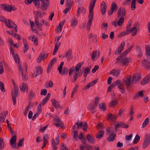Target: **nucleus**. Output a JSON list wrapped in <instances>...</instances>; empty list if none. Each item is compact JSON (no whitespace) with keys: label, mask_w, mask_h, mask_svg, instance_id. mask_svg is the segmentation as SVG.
Wrapping results in <instances>:
<instances>
[{"label":"nucleus","mask_w":150,"mask_h":150,"mask_svg":"<svg viewBox=\"0 0 150 150\" xmlns=\"http://www.w3.org/2000/svg\"><path fill=\"white\" fill-rule=\"evenodd\" d=\"M137 25H134L132 28H130L129 30H127L122 32L118 35V37H122L127 35H128L130 32H132L131 35L132 36H135L137 33Z\"/></svg>","instance_id":"obj_1"},{"label":"nucleus","mask_w":150,"mask_h":150,"mask_svg":"<svg viewBox=\"0 0 150 150\" xmlns=\"http://www.w3.org/2000/svg\"><path fill=\"white\" fill-rule=\"evenodd\" d=\"M25 69H22L21 65L19 64V70L21 73V76L23 80L26 81L28 80V76L26 75L27 73V64H25Z\"/></svg>","instance_id":"obj_2"},{"label":"nucleus","mask_w":150,"mask_h":150,"mask_svg":"<svg viewBox=\"0 0 150 150\" xmlns=\"http://www.w3.org/2000/svg\"><path fill=\"white\" fill-rule=\"evenodd\" d=\"M95 4V1H91L90 4L89 6V13L88 16L89 20L93 21V9L94 7Z\"/></svg>","instance_id":"obj_3"},{"label":"nucleus","mask_w":150,"mask_h":150,"mask_svg":"<svg viewBox=\"0 0 150 150\" xmlns=\"http://www.w3.org/2000/svg\"><path fill=\"white\" fill-rule=\"evenodd\" d=\"M75 124H76L77 125V128L79 129L81 128L83 129L84 131H86L87 130V123H85L84 125H83V123L82 122H81L78 120L75 123Z\"/></svg>","instance_id":"obj_4"},{"label":"nucleus","mask_w":150,"mask_h":150,"mask_svg":"<svg viewBox=\"0 0 150 150\" xmlns=\"http://www.w3.org/2000/svg\"><path fill=\"white\" fill-rule=\"evenodd\" d=\"M150 143V134H146L145 136V139L142 145L143 148L145 149L149 144Z\"/></svg>","instance_id":"obj_5"},{"label":"nucleus","mask_w":150,"mask_h":150,"mask_svg":"<svg viewBox=\"0 0 150 150\" xmlns=\"http://www.w3.org/2000/svg\"><path fill=\"white\" fill-rule=\"evenodd\" d=\"M0 21L4 22L6 26H7L8 28H10L13 27L11 24L12 23H13V22L11 20L9 19L7 21L4 17L0 16Z\"/></svg>","instance_id":"obj_6"},{"label":"nucleus","mask_w":150,"mask_h":150,"mask_svg":"<svg viewBox=\"0 0 150 150\" xmlns=\"http://www.w3.org/2000/svg\"><path fill=\"white\" fill-rule=\"evenodd\" d=\"M126 14L125 9L123 7H120L119 8L117 12V18H123L126 15Z\"/></svg>","instance_id":"obj_7"},{"label":"nucleus","mask_w":150,"mask_h":150,"mask_svg":"<svg viewBox=\"0 0 150 150\" xmlns=\"http://www.w3.org/2000/svg\"><path fill=\"white\" fill-rule=\"evenodd\" d=\"M42 73V70L40 66L36 67L35 69L33 76V77H36L38 76L41 74Z\"/></svg>","instance_id":"obj_8"},{"label":"nucleus","mask_w":150,"mask_h":150,"mask_svg":"<svg viewBox=\"0 0 150 150\" xmlns=\"http://www.w3.org/2000/svg\"><path fill=\"white\" fill-rule=\"evenodd\" d=\"M115 129L116 130H117V129L120 127L126 129H127L129 127V126L127 124L121 122H117L116 124H115Z\"/></svg>","instance_id":"obj_9"},{"label":"nucleus","mask_w":150,"mask_h":150,"mask_svg":"<svg viewBox=\"0 0 150 150\" xmlns=\"http://www.w3.org/2000/svg\"><path fill=\"white\" fill-rule=\"evenodd\" d=\"M141 75L139 74H135L133 76L131 83L132 84H135L141 79Z\"/></svg>","instance_id":"obj_10"},{"label":"nucleus","mask_w":150,"mask_h":150,"mask_svg":"<svg viewBox=\"0 0 150 150\" xmlns=\"http://www.w3.org/2000/svg\"><path fill=\"white\" fill-rule=\"evenodd\" d=\"M42 1L41 6V9L42 10L45 11L48 8V5L49 4V0H42Z\"/></svg>","instance_id":"obj_11"},{"label":"nucleus","mask_w":150,"mask_h":150,"mask_svg":"<svg viewBox=\"0 0 150 150\" xmlns=\"http://www.w3.org/2000/svg\"><path fill=\"white\" fill-rule=\"evenodd\" d=\"M125 43L124 42H122L120 44L118 48L115 51V54L119 55L123 50Z\"/></svg>","instance_id":"obj_12"},{"label":"nucleus","mask_w":150,"mask_h":150,"mask_svg":"<svg viewBox=\"0 0 150 150\" xmlns=\"http://www.w3.org/2000/svg\"><path fill=\"white\" fill-rule=\"evenodd\" d=\"M100 55V52L99 50L93 51L91 55V59L94 61L96 60L95 58H98Z\"/></svg>","instance_id":"obj_13"},{"label":"nucleus","mask_w":150,"mask_h":150,"mask_svg":"<svg viewBox=\"0 0 150 150\" xmlns=\"http://www.w3.org/2000/svg\"><path fill=\"white\" fill-rule=\"evenodd\" d=\"M106 4L105 2L102 1L100 5V11L103 15L105 14L106 11Z\"/></svg>","instance_id":"obj_14"},{"label":"nucleus","mask_w":150,"mask_h":150,"mask_svg":"<svg viewBox=\"0 0 150 150\" xmlns=\"http://www.w3.org/2000/svg\"><path fill=\"white\" fill-rule=\"evenodd\" d=\"M16 141V136H13L11 139L10 140V144L12 148L13 149L15 148L16 147L15 145Z\"/></svg>","instance_id":"obj_15"},{"label":"nucleus","mask_w":150,"mask_h":150,"mask_svg":"<svg viewBox=\"0 0 150 150\" xmlns=\"http://www.w3.org/2000/svg\"><path fill=\"white\" fill-rule=\"evenodd\" d=\"M56 61L57 59L56 58H54L50 61L49 64L48 65V68L47 69V73H49L50 72L54 63Z\"/></svg>","instance_id":"obj_16"},{"label":"nucleus","mask_w":150,"mask_h":150,"mask_svg":"<svg viewBox=\"0 0 150 150\" xmlns=\"http://www.w3.org/2000/svg\"><path fill=\"white\" fill-rule=\"evenodd\" d=\"M132 76L130 75H128L126 77L124 78L123 81L125 82L126 86L128 87L131 82V79Z\"/></svg>","instance_id":"obj_17"},{"label":"nucleus","mask_w":150,"mask_h":150,"mask_svg":"<svg viewBox=\"0 0 150 150\" xmlns=\"http://www.w3.org/2000/svg\"><path fill=\"white\" fill-rule=\"evenodd\" d=\"M130 60L129 58H128L126 57H123L122 59V64L124 66H127L128 65V64Z\"/></svg>","instance_id":"obj_18"},{"label":"nucleus","mask_w":150,"mask_h":150,"mask_svg":"<svg viewBox=\"0 0 150 150\" xmlns=\"http://www.w3.org/2000/svg\"><path fill=\"white\" fill-rule=\"evenodd\" d=\"M20 90L21 91L25 92H28V86L26 83H23L22 85L20 87Z\"/></svg>","instance_id":"obj_19"},{"label":"nucleus","mask_w":150,"mask_h":150,"mask_svg":"<svg viewBox=\"0 0 150 150\" xmlns=\"http://www.w3.org/2000/svg\"><path fill=\"white\" fill-rule=\"evenodd\" d=\"M8 114V111L3 112L0 114V122L4 121L6 116Z\"/></svg>","instance_id":"obj_20"},{"label":"nucleus","mask_w":150,"mask_h":150,"mask_svg":"<svg viewBox=\"0 0 150 150\" xmlns=\"http://www.w3.org/2000/svg\"><path fill=\"white\" fill-rule=\"evenodd\" d=\"M52 102V105L56 108H61V107L59 104V102L57 101L55 99H52L51 100Z\"/></svg>","instance_id":"obj_21"},{"label":"nucleus","mask_w":150,"mask_h":150,"mask_svg":"<svg viewBox=\"0 0 150 150\" xmlns=\"http://www.w3.org/2000/svg\"><path fill=\"white\" fill-rule=\"evenodd\" d=\"M65 57H67V59L69 61L72 59V50L71 49H68L67 52L65 53Z\"/></svg>","instance_id":"obj_22"},{"label":"nucleus","mask_w":150,"mask_h":150,"mask_svg":"<svg viewBox=\"0 0 150 150\" xmlns=\"http://www.w3.org/2000/svg\"><path fill=\"white\" fill-rule=\"evenodd\" d=\"M12 96L13 100V104L15 105L16 103V98L17 97L18 94V92H14L13 91H12Z\"/></svg>","instance_id":"obj_23"},{"label":"nucleus","mask_w":150,"mask_h":150,"mask_svg":"<svg viewBox=\"0 0 150 150\" xmlns=\"http://www.w3.org/2000/svg\"><path fill=\"white\" fill-rule=\"evenodd\" d=\"M104 134V131L103 130H100L97 132L96 136V138L98 139H100L103 137Z\"/></svg>","instance_id":"obj_24"},{"label":"nucleus","mask_w":150,"mask_h":150,"mask_svg":"<svg viewBox=\"0 0 150 150\" xmlns=\"http://www.w3.org/2000/svg\"><path fill=\"white\" fill-rule=\"evenodd\" d=\"M23 42L24 44L23 47V52L25 53L27 52L29 49V46L27 43L26 39H23Z\"/></svg>","instance_id":"obj_25"},{"label":"nucleus","mask_w":150,"mask_h":150,"mask_svg":"<svg viewBox=\"0 0 150 150\" xmlns=\"http://www.w3.org/2000/svg\"><path fill=\"white\" fill-rule=\"evenodd\" d=\"M120 71L121 70L120 69L119 70L112 69L110 72V74H112L114 76H117L119 75Z\"/></svg>","instance_id":"obj_26"},{"label":"nucleus","mask_w":150,"mask_h":150,"mask_svg":"<svg viewBox=\"0 0 150 150\" xmlns=\"http://www.w3.org/2000/svg\"><path fill=\"white\" fill-rule=\"evenodd\" d=\"M14 59L16 63L18 62V64L19 67V64L21 65V63L20 62V58L19 55L18 54H15L14 55L12 56Z\"/></svg>","instance_id":"obj_27"},{"label":"nucleus","mask_w":150,"mask_h":150,"mask_svg":"<svg viewBox=\"0 0 150 150\" xmlns=\"http://www.w3.org/2000/svg\"><path fill=\"white\" fill-rule=\"evenodd\" d=\"M86 11V9L83 7H79L78 9L77 12V16L79 17L80 16V13L84 12L85 13Z\"/></svg>","instance_id":"obj_28"},{"label":"nucleus","mask_w":150,"mask_h":150,"mask_svg":"<svg viewBox=\"0 0 150 150\" xmlns=\"http://www.w3.org/2000/svg\"><path fill=\"white\" fill-rule=\"evenodd\" d=\"M64 25V23L63 22H60L59 23V26L56 29L55 31L57 33H61L62 30V28Z\"/></svg>","instance_id":"obj_29"},{"label":"nucleus","mask_w":150,"mask_h":150,"mask_svg":"<svg viewBox=\"0 0 150 150\" xmlns=\"http://www.w3.org/2000/svg\"><path fill=\"white\" fill-rule=\"evenodd\" d=\"M84 72L83 73V76L84 77V80H86V78L88 74L89 73L90 69L88 67H87L83 69Z\"/></svg>","instance_id":"obj_30"},{"label":"nucleus","mask_w":150,"mask_h":150,"mask_svg":"<svg viewBox=\"0 0 150 150\" xmlns=\"http://www.w3.org/2000/svg\"><path fill=\"white\" fill-rule=\"evenodd\" d=\"M86 138L88 142L89 143H93L95 141V139L94 137L90 134L86 135Z\"/></svg>","instance_id":"obj_31"},{"label":"nucleus","mask_w":150,"mask_h":150,"mask_svg":"<svg viewBox=\"0 0 150 150\" xmlns=\"http://www.w3.org/2000/svg\"><path fill=\"white\" fill-rule=\"evenodd\" d=\"M97 105L94 103H91L89 104L88 106V108L90 110H94L97 107Z\"/></svg>","instance_id":"obj_32"},{"label":"nucleus","mask_w":150,"mask_h":150,"mask_svg":"<svg viewBox=\"0 0 150 150\" xmlns=\"http://www.w3.org/2000/svg\"><path fill=\"white\" fill-rule=\"evenodd\" d=\"M78 21L75 17L72 18L71 23V25L72 27H74L77 24Z\"/></svg>","instance_id":"obj_33"},{"label":"nucleus","mask_w":150,"mask_h":150,"mask_svg":"<svg viewBox=\"0 0 150 150\" xmlns=\"http://www.w3.org/2000/svg\"><path fill=\"white\" fill-rule=\"evenodd\" d=\"M4 10L10 12L12 10H15L16 9H12V7L10 5H4Z\"/></svg>","instance_id":"obj_34"},{"label":"nucleus","mask_w":150,"mask_h":150,"mask_svg":"<svg viewBox=\"0 0 150 150\" xmlns=\"http://www.w3.org/2000/svg\"><path fill=\"white\" fill-rule=\"evenodd\" d=\"M115 136V134H114L113 133L111 134L107 138V139L108 141L109 142H112L114 140Z\"/></svg>","instance_id":"obj_35"},{"label":"nucleus","mask_w":150,"mask_h":150,"mask_svg":"<svg viewBox=\"0 0 150 150\" xmlns=\"http://www.w3.org/2000/svg\"><path fill=\"white\" fill-rule=\"evenodd\" d=\"M142 63L144 66H147L149 70L150 69V62L147 60L144 59L142 62Z\"/></svg>","instance_id":"obj_36"},{"label":"nucleus","mask_w":150,"mask_h":150,"mask_svg":"<svg viewBox=\"0 0 150 150\" xmlns=\"http://www.w3.org/2000/svg\"><path fill=\"white\" fill-rule=\"evenodd\" d=\"M45 56V55L43 53H41L37 59V62L38 63H40L41 60L44 59Z\"/></svg>","instance_id":"obj_37"},{"label":"nucleus","mask_w":150,"mask_h":150,"mask_svg":"<svg viewBox=\"0 0 150 150\" xmlns=\"http://www.w3.org/2000/svg\"><path fill=\"white\" fill-rule=\"evenodd\" d=\"M117 18L119 19L117 23V25L119 26H121L124 22V19L123 17H120Z\"/></svg>","instance_id":"obj_38"},{"label":"nucleus","mask_w":150,"mask_h":150,"mask_svg":"<svg viewBox=\"0 0 150 150\" xmlns=\"http://www.w3.org/2000/svg\"><path fill=\"white\" fill-rule=\"evenodd\" d=\"M12 82L13 83V87H14V92H18V86H17L16 84V83L14 80L13 79L12 80Z\"/></svg>","instance_id":"obj_39"},{"label":"nucleus","mask_w":150,"mask_h":150,"mask_svg":"<svg viewBox=\"0 0 150 150\" xmlns=\"http://www.w3.org/2000/svg\"><path fill=\"white\" fill-rule=\"evenodd\" d=\"M79 78L78 76V73L77 72H75L74 73L73 78L71 79V81L72 82H75L76 80Z\"/></svg>","instance_id":"obj_40"},{"label":"nucleus","mask_w":150,"mask_h":150,"mask_svg":"<svg viewBox=\"0 0 150 150\" xmlns=\"http://www.w3.org/2000/svg\"><path fill=\"white\" fill-rule=\"evenodd\" d=\"M115 83V86L117 85V86L118 88H119L122 86H124V84H122L121 83V80H118L116 81V82H114Z\"/></svg>","instance_id":"obj_41"},{"label":"nucleus","mask_w":150,"mask_h":150,"mask_svg":"<svg viewBox=\"0 0 150 150\" xmlns=\"http://www.w3.org/2000/svg\"><path fill=\"white\" fill-rule=\"evenodd\" d=\"M43 144H47L48 142L49 137L47 134H45L43 136Z\"/></svg>","instance_id":"obj_42"},{"label":"nucleus","mask_w":150,"mask_h":150,"mask_svg":"<svg viewBox=\"0 0 150 150\" xmlns=\"http://www.w3.org/2000/svg\"><path fill=\"white\" fill-rule=\"evenodd\" d=\"M149 119L148 118H146L144 120L142 126V128H144L146 126L149 122Z\"/></svg>","instance_id":"obj_43"},{"label":"nucleus","mask_w":150,"mask_h":150,"mask_svg":"<svg viewBox=\"0 0 150 150\" xmlns=\"http://www.w3.org/2000/svg\"><path fill=\"white\" fill-rule=\"evenodd\" d=\"M34 93L33 91H31L29 92L28 96L29 101H31L34 96Z\"/></svg>","instance_id":"obj_44"},{"label":"nucleus","mask_w":150,"mask_h":150,"mask_svg":"<svg viewBox=\"0 0 150 150\" xmlns=\"http://www.w3.org/2000/svg\"><path fill=\"white\" fill-rule=\"evenodd\" d=\"M100 108L101 110L104 111L106 110V106L105 103H102L99 105Z\"/></svg>","instance_id":"obj_45"},{"label":"nucleus","mask_w":150,"mask_h":150,"mask_svg":"<svg viewBox=\"0 0 150 150\" xmlns=\"http://www.w3.org/2000/svg\"><path fill=\"white\" fill-rule=\"evenodd\" d=\"M68 72V69L66 67L64 68L63 71L61 70V73L60 74L62 75H65L67 74Z\"/></svg>","instance_id":"obj_46"},{"label":"nucleus","mask_w":150,"mask_h":150,"mask_svg":"<svg viewBox=\"0 0 150 150\" xmlns=\"http://www.w3.org/2000/svg\"><path fill=\"white\" fill-rule=\"evenodd\" d=\"M51 142L53 150H56L57 148L56 146L57 145H56V142H55L54 139H52Z\"/></svg>","instance_id":"obj_47"},{"label":"nucleus","mask_w":150,"mask_h":150,"mask_svg":"<svg viewBox=\"0 0 150 150\" xmlns=\"http://www.w3.org/2000/svg\"><path fill=\"white\" fill-rule=\"evenodd\" d=\"M83 64V62L79 63L76 67V72H78L80 69Z\"/></svg>","instance_id":"obj_48"},{"label":"nucleus","mask_w":150,"mask_h":150,"mask_svg":"<svg viewBox=\"0 0 150 150\" xmlns=\"http://www.w3.org/2000/svg\"><path fill=\"white\" fill-rule=\"evenodd\" d=\"M4 144L3 139L0 138V150H2L4 148Z\"/></svg>","instance_id":"obj_49"},{"label":"nucleus","mask_w":150,"mask_h":150,"mask_svg":"<svg viewBox=\"0 0 150 150\" xmlns=\"http://www.w3.org/2000/svg\"><path fill=\"white\" fill-rule=\"evenodd\" d=\"M33 13L35 15L34 16H37V17L39 16L40 18H41L42 17L41 12L34 11Z\"/></svg>","instance_id":"obj_50"},{"label":"nucleus","mask_w":150,"mask_h":150,"mask_svg":"<svg viewBox=\"0 0 150 150\" xmlns=\"http://www.w3.org/2000/svg\"><path fill=\"white\" fill-rule=\"evenodd\" d=\"M24 140V139L23 138H22L19 139L18 144V147L17 148V149H18V148L20 146H23Z\"/></svg>","instance_id":"obj_51"},{"label":"nucleus","mask_w":150,"mask_h":150,"mask_svg":"<svg viewBox=\"0 0 150 150\" xmlns=\"http://www.w3.org/2000/svg\"><path fill=\"white\" fill-rule=\"evenodd\" d=\"M35 5V6L39 8L40 7V2L39 0H33V1Z\"/></svg>","instance_id":"obj_52"},{"label":"nucleus","mask_w":150,"mask_h":150,"mask_svg":"<svg viewBox=\"0 0 150 150\" xmlns=\"http://www.w3.org/2000/svg\"><path fill=\"white\" fill-rule=\"evenodd\" d=\"M140 137L139 135H137L135 136L133 142L134 144H136L139 140Z\"/></svg>","instance_id":"obj_53"},{"label":"nucleus","mask_w":150,"mask_h":150,"mask_svg":"<svg viewBox=\"0 0 150 150\" xmlns=\"http://www.w3.org/2000/svg\"><path fill=\"white\" fill-rule=\"evenodd\" d=\"M74 135V138L76 141L78 140V132L77 131H73Z\"/></svg>","instance_id":"obj_54"},{"label":"nucleus","mask_w":150,"mask_h":150,"mask_svg":"<svg viewBox=\"0 0 150 150\" xmlns=\"http://www.w3.org/2000/svg\"><path fill=\"white\" fill-rule=\"evenodd\" d=\"M93 21H91L90 20H89L88 21L87 24V26L86 28L87 30H89L92 24V23Z\"/></svg>","instance_id":"obj_55"},{"label":"nucleus","mask_w":150,"mask_h":150,"mask_svg":"<svg viewBox=\"0 0 150 150\" xmlns=\"http://www.w3.org/2000/svg\"><path fill=\"white\" fill-rule=\"evenodd\" d=\"M111 9L113 10L114 11L117 9V6L116 4L115 3H112V4Z\"/></svg>","instance_id":"obj_56"},{"label":"nucleus","mask_w":150,"mask_h":150,"mask_svg":"<svg viewBox=\"0 0 150 150\" xmlns=\"http://www.w3.org/2000/svg\"><path fill=\"white\" fill-rule=\"evenodd\" d=\"M136 2H134V1H132L131 2V8L132 10H134L136 8L135 6Z\"/></svg>","instance_id":"obj_57"},{"label":"nucleus","mask_w":150,"mask_h":150,"mask_svg":"<svg viewBox=\"0 0 150 150\" xmlns=\"http://www.w3.org/2000/svg\"><path fill=\"white\" fill-rule=\"evenodd\" d=\"M115 83L113 82L112 83L110 86H109L108 88V90H107L108 92H110L112 90V89L115 86Z\"/></svg>","instance_id":"obj_58"},{"label":"nucleus","mask_w":150,"mask_h":150,"mask_svg":"<svg viewBox=\"0 0 150 150\" xmlns=\"http://www.w3.org/2000/svg\"><path fill=\"white\" fill-rule=\"evenodd\" d=\"M0 88L2 92H5V90L4 88V84L1 81H0Z\"/></svg>","instance_id":"obj_59"},{"label":"nucleus","mask_w":150,"mask_h":150,"mask_svg":"<svg viewBox=\"0 0 150 150\" xmlns=\"http://www.w3.org/2000/svg\"><path fill=\"white\" fill-rule=\"evenodd\" d=\"M64 64V62H62L60 63L59 67L57 69V70L59 71V73H61V70H62V66Z\"/></svg>","instance_id":"obj_60"},{"label":"nucleus","mask_w":150,"mask_h":150,"mask_svg":"<svg viewBox=\"0 0 150 150\" xmlns=\"http://www.w3.org/2000/svg\"><path fill=\"white\" fill-rule=\"evenodd\" d=\"M148 82H149L148 81L146 80V79L145 77H144V78L141 81V84L142 85H143L147 83Z\"/></svg>","instance_id":"obj_61"},{"label":"nucleus","mask_w":150,"mask_h":150,"mask_svg":"<svg viewBox=\"0 0 150 150\" xmlns=\"http://www.w3.org/2000/svg\"><path fill=\"white\" fill-rule=\"evenodd\" d=\"M53 124L57 127H62L63 126V123H62V121H61V122H59L57 123H53Z\"/></svg>","instance_id":"obj_62"},{"label":"nucleus","mask_w":150,"mask_h":150,"mask_svg":"<svg viewBox=\"0 0 150 150\" xmlns=\"http://www.w3.org/2000/svg\"><path fill=\"white\" fill-rule=\"evenodd\" d=\"M47 91L46 89H42L41 90L40 94L42 95L45 96L47 93Z\"/></svg>","instance_id":"obj_63"},{"label":"nucleus","mask_w":150,"mask_h":150,"mask_svg":"<svg viewBox=\"0 0 150 150\" xmlns=\"http://www.w3.org/2000/svg\"><path fill=\"white\" fill-rule=\"evenodd\" d=\"M35 18V23L36 26H38L39 24H40L39 23V19L38 17L37 16H34Z\"/></svg>","instance_id":"obj_64"}]
</instances>
